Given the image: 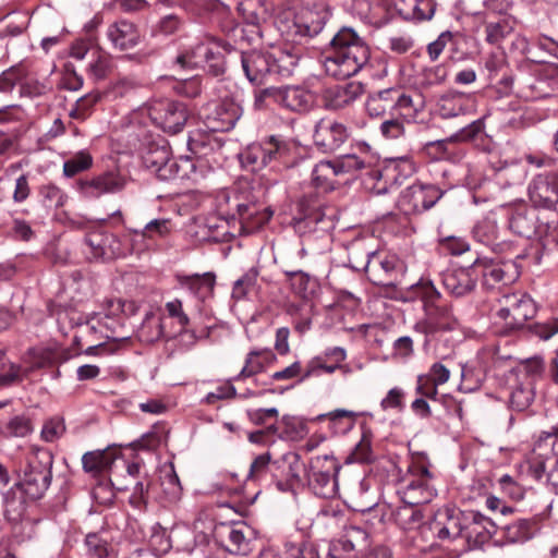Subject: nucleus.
Listing matches in <instances>:
<instances>
[{
    "label": "nucleus",
    "instance_id": "f257e3e1",
    "mask_svg": "<svg viewBox=\"0 0 558 558\" xmlns=\"http://www.w3.org/2000/svg\"><path fill=\"white\" fill-rule=\"evenodd\" d=\"M331 51L325 57V73L337 80H344L359 73L371 57L366 43L353 28L342 27L330 40Z\"/></svg>",
    "mask_w": 558,
    "mask_h": 558
},
{
    "label": "nucleus",
    "instance_id": "f03ea898",
    "mask_svg": "<svg viewBox=\"0 0 558 558\" xmlns=\"http://www.w3.org/2000/svg\"><path fill=\"white\" fill-rule=\"evenodd\" d=\"M242 71L251 84L263 85L270 80L290 77L298 64L299 56L281 48L251 49L240 52Z\"/></svg>",
    "mask_w": 558,
    "mask_h": 558
},
{
    "label": "nucleus",
    "instance_id": "7ed1b4c3",
    "mask_svg": "<svg viewBox=\"0 0 558 558\" xmlns=\"http://www.w3.org/2000/svg\"><path fill=\"white\" fill-rule=\"evenodd\" d=\"M292 143L271 135L265 140L252 143L240 154V161L243 168L257 172L267 167L279 170L280 167L289 168L293 165Z\"/></svg>",
    "mask_w": 558,
    "mask_h": 558
},
{
    "label": "nucleus",
    "instance_id": "20e7f679",
    "mask_svg": "<svg viewBox=\"0 0 558 558\" xmlns=\"http://www.w3.org/2000/svg\"><path fill=\"white\" fill-rule=\"evenodd\" d=\"M333 161L339 175L365 171L372 180L379 182L383 179V186L377 184L373 186L378 194L387 193L393 186L400 185L402 180L413 172V166L408 159L392 161L383 170L372 167L371 163L354 154L343 155Z\"/></svg>",
    "mask_w": 558,
    "mask_h": 558
},
{
    "label": "nucleus",
    "instance_id": "39448f33",
    "mask_svg": "<svg viewBox=\"0 0 558 558\" xmlns=\"http://www.w3.org/2000/svg\"><path fill=\"white\" fill-rule=\"evenodd\" d=\"M411 298L420 299L424 303L426 318L414 325V330L424 335H433L437 331L453 330L458 320L451 310L438 303L440 293L430 281L421 280L411 287Z\"/></svg>",
    "mask_w": 558,
    "mask_h": 558
},
{
    "label": "nucleus",
    "instance_id": "423d86ee",
    "mask_svg": "<svg viewBox=\"0 0 558 558\" xmlns=\"http://www.w3.org/2000/svg\"><path fill=\"white\" fill-rule=\"evenodd\" d=\"M53 457L47 449H36L28 458L23 475L17 481L28 499H40L52 480Z\"/></svg>",
    "mask_w": 558,
    "mask_h": 558
},
{
    "label": "nucleus",
    "instance_id": "0eeeda50",
    "mask_svg": "<svg viewBox=\"0 0 558 558\" xmlns=\"http://www.w3.org/2000/svg\"><path fill=\"white\" fill-rule=\"evenodd\" d=\"M222 50L230 53L235 49L233 45L222 40L210 44L198 43L190 50L179 54L175 61L182 68L206 66L211 75L219 76L226 71V61L221 52Z\"/></svg>",
    "mask_w": 558,
    "mask_h": 558
},
{
    "label": "nucleus",
    "instance_id": "6e6552de",
    "mask_svg": "<svg viewBox=\"0 0 558 558\" xmlns=\"http://www.w3.org/2000/svg\"><path fill=\"white\" fill-rule=\"evenodd\" d=\"M497 323L505 332L519 330L532 319L537 312L533 299L523 292L505 293L498 299Z\"/></svg>",
    "mask_w": 558,
    "mask_h": 558
},
{
    "label": "nucleus",
    "instance_id": "1a4fd4ad",
    "mask_svg": "<svg viewBox=\"0 0 558 558\" xmlns=\"http://www.w3.org/2000/svg\"><path fill=\"white\" fill-rule=\"evenodd\" d=\"M397 493L403 504L408 505L428 504L437 494L433 475L423 464L408 468V472L398 481Z\"/></svg>",
    "mask_w": 558,
    "mask_h": 558
},
{
    "label": "nucleus",
    "instance_id": "9d476101",
    "mask_svg": "<svg viewBox=\"0 0 558 558\" xmlns=\"http://www.w3.org/2000/svg\"><path fill=\"white\" fill-rule=\"evenodd\" d=\"M124 306L125 303L121 300L108 301L105 313H94L87 318L86 330L90 333H99L102 339H126L128 337L122 332Z\"/></svg>",
    "mask_w": 558,
    "mask_h": 558
},
{
    "label": "nucleus",
    "instance_id": "9b49d317",
    "mask_svg": "<svg viewBox=\"0 0 558 558\" xmlns=\"http://www.w3.org/2000/svg\"><path fill=\"white\" fill-rule=\"evenodd\" d=\"M339 471L337 461L327 454L311 460L307 473L310 489L318 497L330 498L336 495V474Z\"/></svg>",
    "mask_w": 558,
    "mask_h": 558
},
{
    "label": "nucleus",
    "instance_id": "f8f14e48",
    "mask_svg": "<svg viewBox=\"0 0 558 558\" xmlns=\"http://www.w3.org/2000/svg\"><path fill=\"white\" fill-rule=\"evenodd\" d=\"M505 254L507 256L506 260L483 266V284L487 289H495L499 283L507 286L514 282L521 272V264L519 262L529 256L526 248L509 251Z\"/></svg>",
    "mask_w": 558,
    "mask_h": 558
},
{
    "label": "nucleus",
    "instance_id": "ddd939ff",
    "mask_svg": "<svg viewBox=\"0 0 558 558\" xmlns=\"http://www.w3.org/2000/svg\"><path fill=\"white\" fill-rule=\"evenodd\" d=\"M148 116L154 124L171 134L182 131L189 117L185 105L171 99L151 101Z\"/></svg>",
    "mask_w": 558,
    "mask_h": 558
},
{
    "label": "nucleus",
    "instance_id": "4468645a",
    "mask_svg": "<svg viewBox=\"0 0 558 558\" xmlns=\"http://www.w3.org/2000/svg\"><path fill=\"white\" fill-rule=\"evenodd\" d=\"M441 196L442 192L438 186L415 183L401 193L398 207L404 215L421 214L432 208Z\"/></svg>",
    "mask_w": 558,
    "mask_h": 558
},
{
    "label": "nucleus",
    "instance_id": "2eb2a0df",
    "mask_svg": "<svg viewBox=\"0 0 558 558\" xmlns=\"http://www.w3.org/2000/svg\"><path fill=\"white\" fill-rule=\"evenodd\" d=\"M242 116V108L230 99L208 104L202 111V119L210 132H228Z\"/></svg>",
    "mask_w": 558,
    "mask_h": 558
},
{
    "label": "nucleus",
    "instance_id": "dca6fc26",
    "mask_svg": "<svg viewBox=\"0 0 558 558\" xmlns=\"http://www.w3.org/2000/svg\"><path fill=\"white\" fill-rule=\"evenodd\" d=\"M330 15V11L324 4L302 8L294 14L291 25L288 26V33L301 38L314 37L324 29Z\"/></svg>",
    "mask_w": 558,
    "mask_h": 558
},
{
    "label": "nucleus",
    "instance_id": "f3484780",
    "mask_svg": "<svg viewBox=\"0 0 558 558\" xmlns=\"http://www.w3.org/2000/svg\"><path fill=\"white\" fill-rule=\"evenodd\" d=\"M350 136L349 129L341 122L332 119H320L313 133L316 146L324 151L338 149Z\"/></svg>",
    "mask_w": 558,
    "mask_h": 558
},
{
    "label": "nucleus",
    "instance_id": "a211bd4d",
    "mask_svg": "<svg viewBox=\"0 0 558 558\" xmlns=\"http://www.w3.org/2000/svg\"><path fill=\"white\" fill-rule=\"evenodd\" d=\"M85 253L93 259H112L123 254L120 241L112 233L94 230L85 236Z\"/></svg>",
    "mask_w": 558,
    "mask_h": 558
},
{
    "label": "nucleus",
    "instance_id": "6ab92c4d",
    "mask_svg": "<svg viewBox=\"0 0 558 558\" xmlns=\"http://www.w3.org/2000/svg\"><path fill=\"white\" fill-rule=\"evenodd\" d=\"M221 546L232 555H247L252 549V531L241 523L221 525L217 533Z\"/></svg>",
    "mask_w": 558,
    "mask_h": 558
},
{
    "label": "nucleus",
    "instance_id": "aec40b11",
    "mask_svg": "<svg viewBox=\"0 0 558 558\" xmlns=\"http://www.w3.org/2000/svg\"><path fill=\"white\" fill-rule=\"evenodd\" d=\"M478 267L480 264L475 260L472 267L447 269L441 274L445 289L457 298L470 293L475 288Z\"/></svg>",
    "mask_w": 558,
    "mask_h": 558
},
{
    "label": "nucleus",
    "instance_id": "412c9836",
    "mask_svg": "<svg viewBox=\"0 0 558 558\" xmlns=\"http://www.w3.org/2000/svg\"><path fill=\"white\" fill-rule=\"evenodd\" d=\"M529 196L536 207L551 208L558 203V178L554 173L538 174L529 185Z\"/></svg>",
    "mask_w": 558,
    "mask_h": 558
},
{
    "label": "nucleus",
    "instance_id": "4be33fe9",
    "mask_svg": "<svg viewBox=\"0 0 558 558\" xmlns=\"http://www.w3.org/2000/svg\"><path fill=\"white\" fill-rule=\"evenodd\" d=\"M126 185V179L119 172H105L90 180L82 181L81 192L85 197L97 198L104 194H113L122 191Z\"/></svg>",
    "mask_w": 558,
    "mask_h": 558
},
{
    "label": "nucleus",
    "instance_id": "5701e85b",
    "mask_svg": "<svg viewBox=\"0 0 558 558\" xmlns=\"http://www.w3.org/2000/svg\"><path fill=\"white\" fill-rule=\"evenodd\" d=\"M475 111V99L472 95L449 92L437 101V112L442 119H453L471 114Z\"/></svg>",
    "mask_w": 558,
    "mask_h": 558
},
{
    "label": "nucleus",
    "instance_id": "b1692460",
    "mask_svg": "<svg viewBox=\"0 0 558 558\" xmlns=\"http://www.w3.org/2000/svg\"><path fill=\"white\" fill-rule=\"evenodd\" d=\"M315 95L302 85L280 87V106L291 112H308L315 105Z\"/></svg>",
    "mask_w": 558,
    "mask_h": 558
},
{
    "label": "nucleus",
    "instance_id": "393cba45",
    "mask_svg": "<svg viewBox=\"0 0 558 558\" xmlns=\"http://www.w3.org/2000/svg\"><path fill=\"white\" fill-rule=\"evenodd\" d=\"M356 270H364L368 279L378 286L390 284V276L396 268L395 259L380 258L375 253H366V262L361 266L352 265Z\"/></svg>",
    "mask_w": 558,
    "mask_h": 558
},
{
    "label": "nucleus",
    "instance_id": "a878e982",
    "mask_svg": "<svg viewBox=\"0 0 558 558\" xmlns=\"http://www.w3.org/2000/svg\"><path fill=\"white\" fill-rule=\"evenodd\" d=\"M331 208L316 199H303L300 203V222L306 228L326 230L332 227Z\"/></svg>",
    "mask_w": 558,
    "mask_h": 558
},
{
    "label": "nucleus",
    "instance_id": "bb28decb",
    "mask_svg": "<svg viewBox=\"0 0 558 558\" xmlns=\"http://www.w3.org/2000/svg\"><path fill=\"white\" fill-rule=\"evenodd\" d=\"M106 35L112 47L118 50L132 49L140 43V32L136 25L126 20L110 24Z\"/></svg>",
    "mask_w": 558,
    "mask_h": 558
},
{
    "label": "nucleus",
    "instance_id": "cd10ccee",
    "mask_svg": "<svg viewBox=\"0 0 558 558\" xmlns=\"http://www.w3.org/2000/svg\"><path fill=\"white\" fill-rule=\"evenodd\" d=\"M144 166L154 172L160 180H171V165L170 150L166 144H153L143 155Z\"/></svg>",
    "mask_w": 558,
    "mask_h": 558
},
{
    "label": "nucleus",
    "instance_id": "c85d7f7f",
    "mask_svg": "<svg viewBox=\"0 0 558 558\" xmlns=\"http://www.w3.org/2000/svg\"><path fill=\"white\" fill-rule=\"evenodd\" d=\"M364 93V86L359 82L330 87L325 92L326 107L338 110L355 101Z\"/></svg>",
    "mask_w": 558,
    "mask_h": 558
},
{
    "label": "nucleus",
    "instance_id": "c756f323",
    "mask_svg": "<svg viewBox=\"0 0 558 558\" xmlns=\"http://www.w3.org/2000/svg\"><path fill=\"white\" fill-rule=\"evenodd\" d=\"M474 238L486 246H490L499 253L517 251L518 247L511 242H498V226L492 218H484L473 229Z\"/></svg>",
    "mask_w": 558,
    "mask_h": 558
},
{
    "label": "nucleus",
    "instance_id": "7c9ffc66",
    "mask_svg": "<svg viewBox=\"0 0 558 558\" xmlns=\"http://www.w3.org/2000/svg\"><path fill=\"white\" fill-rule=\"evenodd\" d=\"M259 558H318V556L313 544L302 539L299 542L288 539L282 549H264Z\"/></svg>",
    "mask_w": 558,
    "mask_h": 558
},
{
    "label": "nucleus",
    "instance_id": "2f4dec72",
    "mask_svg": "<svg viewBox=\"0 0 558 558\" xmlns=\"http://www.w3.org/2000/svg\"><path fill=\"white\" fill-rule=\"evenodd\" d=\"M276 361V355L270 349L252 350L245 357L244 365L234 378L241 380L264 372Z\"/></svg>",
    "mask_w": 558,
    "mask_h": 558
},
{
    "label": "nucleus",
    "instance_id": "473e14b6",
    "mask_svg": "<svg viewBox=\"0 0 558 558\" xmlns=\"http://www.w3.org/2000/svg\"><path fill=\"white\" fill-rule=\"evenodd\" d=\"M535 399V383L531 376H522L513 385L510 393V407L515 411L527 410Z\"/></svg>",
    "mask_w": 558,
    "mask_h": 558
},
{
    "label": "nucleus",
    "instance_id": "72a5a7b5",
    "mask_svg": "<svg viewBox=\"0 0 558 558\" xmlns=\"http://www.w3.org/2000/svg\"><path fill=\"white\" fill-rule=\"evenodd\" d=\"M395 104L392 88H386L369 94L365 109L371 118H385L387 114L395 113Z\"/></svg>",
    "mask_w": 558,
    "mask_h": 558
},
{
    "label": "nucleus",
    "instance_id": "f704fd0d",
    "mask_svg": "<svg viewBox=\"0 0 558 558\" xmlns=\"http://www.w3.org/2000/svg\"><path fill=\"white\" fill-rule=\"evenodd\" d=\"M170 232V222L167 219H154L149 221L142 231H134L133 245L137 251L147 248L150 244L147 241H154L157 238H163Z\"/></svg>",
    "mask_w": 558,
    "mask_h": 558
},
{
    "label": "nucleus",
    "instance_id": "c9c22d12",
    "mask_svg": "<svg viewBox=\"0 0 558 558\" xmlns=\"http://www.w3.org/2000/svg\"><path fill=\"white\" fill-rule=\"evenodd\" d=\"M160 476V484L158 486L159 495L161 497L158 502L161 504H175L182 496V487L179 477L173 469V465L162 470Z\"/></svg>",
    "mask_w": 558,
    "mask_h": 558
},
{
    "label": "nucleus",
    "instance_id": "e433bc0d",
    "mask_svg": "<svg viewBox=\"0 0 558 558\" xmlns=\"http://www.w3.org/2000/svg\"><path fill=\"white\" fill-rule=\"evenodd\" d=\"M468 513L447 512L446 521L438 527L437 537L441 541H464Z\"/></svg>",
    "mask_w": 558,
    "mask_h": 558
},
{
    "label": "nucleus",
    "instance_id": "4c0bfd02",
    "mask_svg": "<svg viewBox=\"0 0 558 558\" xmlns=\"http://www.w3.org/2000/svg\"><path fill=\"white\" fill-rule=\"evenodd\" d=\"M160 499L157 484L153 483L150 478L144 477L134 485L129 501L132 507L142 510L146 509L150 502H158Z\"/></svg>",
    "mask_w": 558,
    "mask_h": 558
},
{
    "label": "nucleus",
    "instance_id": "58836bf2",
    "mask_svg": "<svg viewBox=\"0 0 558 558\" xmlns=\"http://www.w3.org/2000/svg\"><path fill=\"white\" fill-rule=\"evenodd\" d=\"M88 558H116V551L106 532L88 533L84 541Z\"/></svg>",
    "mask_w": 558,
    "mask_h": 558
},
{
    "label": "nucleus",
    "instance_id": "ea45409f",
    "mask_svg": "<svg viewBox=\"0 0 558 558\" xmlns=\"http://www.w3.org/2000/svg\"><path fill=\"white\" fill-rule=\"evenodd\" d=\"M1 495L5 517L12 520L20 518L25 511L28 497L22 493V486H19V482L2 492Z\"/></svg>",
    "mask_w": 558,
    "mask_h": 558
},
{
    "label": "nucleus",
    "instance_id": "a19ab883",
    "mask_svg": "<svg viewBox=\"0 0 558 558\" xmlns=\"http://www.w3.org/2000/svg\"><path fill=\"white\" fill-rule=\"evenodd\" d=\"M477 514V512H470L465 520L463 546L468 549L480 547L488 542V531L478 520Z\"/></svg>",
    "mask_w": 558,
    "mask_h": 558
},
{
    "label": "nucleus",
    "instance_id": "79ce46f5",
    "mask_svg": "<svg viewBox=\"0 0 558 558\" xmlns=\"http://www.w3.org/2000/svg\"><path fill=\"white\" fill-rule=\"evenodd\" d=\"M339 177L336 163L333 160L319 161L312 171V182L322 191H331L337 184V178Z\"/></svg>",
    "mask_w": 558,
    "mask_h": 558
},
{
    "label": "nucleus",
    "instance_id": "37998d69",
    "mask_svg": "<svg viewBox=\"0 0 558 558\" xmlns=\"http://www.w3.org/2000/svg\"><path fill=\"white\" fill-rule=\"evenodd\" d=\"M179 281L181 286L187 288L201 299H205L211 294L216 276L213 272H205L203 275L194 274L190 276H180Z\"/></svg>",
    "mask_w": 558,
    "mask_h": 558
},
{
    "label": "nucleus",
    "instance_id": "c03bdc74",
    "mask_svg": "<svg viewBox=\"0 0 558 558\" xmlns=\"http://www.w3.org/2000/svg\"><path fill=\"white\" fill-rule=\"evenodd\" d=\"M505 536L512 543L530 539L537 530V521L534 518H521L504 525Z\"/></svg>",
    "mask_w": 558,
    "mask_h": 558
},
{
    "label": "nucleus",
    "instance_id": "a18cd8bd",
    "mask_svg": "<svg viewBox=\"0 0 558 558\" xmlns=\"http://www.w3.org/2000/svg\"><path fill=\"white\" fill-rule=\"evenodd\" d=\"M485 131V119L481 118L472 121L466 126L460 129L457 133L452 134L450 137L446 140L436 141L430 143V145H436L439 148H445L447 143H458V142H472L477 140Z\"/></svg>",
    "mask_w": 558,
    "mask_h": 558
},
{
    "label": "nucleus",
    "instance_id": "49530a36",
    "mask_svg": "<svg viewBox=\"0 0 558 558\" xmlns=\"http://www.w3.org/2000/svg\"><path fill=\"white\" fill-rule=\"evenodd\" d=\"M417 506L418 505L404 504L402 507L397 509L395 519L403 530H414L422 524L423 513Z\"/></svg>",
    "mask_w": 558,
    "mask_h": 558
},
{
    "label": "nucleus",
    "instance_id": "de8ad7c7",
    "mask_svg": "<svg viewBox=\"0 0 558 558\" xmlns=\"http://www.w3.org/2000/svg\"><path fill=\"white\" fill-rule=\"evenodd\" d=\"M194 156H181L178 160L171 161L169 165L171 170V180H196L197 179V165Z\"/></svg>",
    "mask_w": 558,
    "mask_h": 558
},
{
    "label": "nucleus",
    "instance_id": "09e8293b",
    "mask_svg": "<svg viewBox=\"0 0 558 558\" xmlns=\"http://www.w3.org/2000/svg\"><path fill=\"white\" fill-rule=\"evenodd\" d=\"M396 5L402 14L418 20H428L434 12L429 1L425 0H399Z\"/></svg>",
    "mask_w": 558,
    "mask_h": 558
},
{
    "label": "nucleus",
    "instance_id": "8fccbe9b",
    "mask_svg": "<svg viewBox=\"0 0 558 558\" xmlns=\"http://www.w3.org/2000/svg\"><path fill=\"white\" fill-rule=\"evenodd\" d=\"M163 335V328L159 317L147 314L138 329V338L143 342L153 343Z\"/></svg>",
    "mask_w": 558,
    "mask_h": 558
},
{
    "label": "nucleus",
    "instance_id": "3c124183",
    "mask_svg": "<svg viewBox=\"0 0 558 558\" xmlns=\"http://www.w3.org/2000/svg\"><path fill=\"white\" fill-rule=\"evenodd\" d=\"M112 460L105 451L86 452L82 458L83 469L94 475L107 470Z\"/></svg>",
    "mask_w": 558,
    "mask_h": 558
},
{
    "label": "nucleus",
    "instance_id": "603ef678",
    "mask_svg": "<svg viewBox=\"0 0 558 558\" xmlns=\"http://www.w3.org/2000/svg\"><path fill=\"white\" fill-rule=\"evenodd\" d=\"M113 70L112 58L104 51L93 52V61L88 65L90 75L96 80H104Z\"/></svg>",
    "mask_w": 558,
    "mask_h": 558
},
{
    "label": "nucleus",
    "instance_id": "864d4df0",
    "mask_svg": "<svg viewBox=\"0 0 558 558\" xmlns=\"http://www.w3.org/2000/svg\"><path fill=\"white\" fill-rule=\"evenodd\" d=\"M258 270L255 267L250 268L241 278H239L232 289V298L235 300L244 299L257 286Z\"/></svg>",
    "mask_w": 558,
    "mask_h": 558
},
{
    "label": "nucleus",
    "instance_id": "5fc2aeb1",
    "mask_svg": "<svg viewBox=\"0 0 558 558\" xmlns=\"http://www.w3.org/2000/svg\"><path fill=\"white\" fill-rule=\"evenodd\" d=\"M509 228L513 233L530 238L535 230V221L526 211H515L509 219Z\"/></svg>",
    "mask_w": 558,
    "mask_h": 558
},
{
    "label": "nucleus",
    "instance_id": "6e6d98bb",
    "mask_svg": "<svg viewBox=\"0 0 558 558\" xmlns=\"http://www.w3.org/2000/svg\"><path fill=\"white\" fill-rule=\"evenodd\" d=\"M93 165V158L86 150H80L73 157L68 159L63 165V173L65 177H74L81 171L87 170Z\"/></svg>",
    "mask_w": 558,
    "mask_h": 558
},
{
    "label": "nucleus",
    "instance_id": "4d7b16f0",
    "mask_svg": "<svg viewBox=\"0 0 558 558\" xmlns=\"http://www.w3.org/2000/svg\"><path fill=\"white\" fill-rule=\"evenodd\" d=\"M272 105L280 106V87L270 86L254 92V108L256 110H266Z\"/></svg>",
    "mask_w": 558,
    "mask_h": 558
},
{
    "label": "nucleus",
    "instance_id": "13d9d810",
    "mask_svg": "<svg viewBox=\"0 0 558 558\" xmlns=\"http://www.w3.org/2000/svg\"><path fill=\"white\" fill-rule=\"evenodd\" d=\"M379 131L383 137L386 140H396L404 134V124L401 117L396 113L389 114V118L385 119L380 125Z\"/></svg>",
    "mask_w": 558,
    "mask_h": 558
},
{
    "label": "nucleus",
    "instance_id": "bf43d9fd",
    "mask_svg": "<svg viewBox=\"0 0 558 558\" xmlns=\"http://www.w3.org/2000/svg\"><path fill=\"white\" fill-rule=\"evenodd\" d=\"M512 26L507 20L496 23H487L485 26L486 41L492 45L500 44L510 33Z\"/></svg>",
    "mask_w": 558,
    "mask_h": 558
},
{
    "label": "nucleus",
    "instance_id": "052dcab7",
    "mask_svg": "<svg viewBox=\"0 0 558 558\" xmlns=\"http://www.w3.org/2000/svg\"><path fill=\"white\" fill-rule=\"evenodd\" d=\"M33 430L32 421L25 415L12 417L5 426V434L10 437H26L32 434Z\"/></svg>",
    "mask_w": 558,
    "mask_h": 558
},
{
    "label": "nucleus",
    "instance_id": "680f3d73",
    "mask_svg": "<svg viewBox=\"0 0 558 558\" xmlns=\"http://www.w3.org/2000/svg\"><path fill=\"white\" fill-rule=\"evenodd\" d=\"M371 435L372 434L369 430H365L362 434L361 440L359 444H356L354 450L349 457L353 462L367 463L372 461L373 454Z\"/></svg>",
    "mask_w": 558,
    "mask_h": 558
},
{
    "label": "nucleus",
    "instance_id": "e2e57ef3",
    "mask_svg": "<svg viewBox=\"0 0 558 558\" xmlns=\"http://www.w3.org/2000/svg\"><path fill=\"white\" fill-rule=\"evenodd\" d=\"M99 93H89L77 99L75 107L70 111V116L74 119H86L90 109L99 101Z\"/></svg>",
    "mask_w": 558,
    "mask_h": 558
},
{
    "label": "nucleus",
    "instance_id": "0e129e2a",
    "mask_svg": "<svg viewBox=\"0 0 558 558\" xmlns=\"http://www.w3.org/2000/svg\"><path fill=\"white\" fill-rule=\"evenodd\" d=\"M318 519L330 527H345V514L338 507L328 506L323 508L318 513Z\"/></svg>",
    "mask_w": 558,
    "mask_h": 558
},
{
    "label": "nucleus",
    "instance_id": "69168bd1",
    "mask_svg": "<svg viewBox=\"0 0 558 558\" xmlns=\"http://www.w3.org/2000/svg\"><path fill=\"white\" fill-rule=\"evenodd\" d=\"M271 454L269 452L257 456L251 463L247 480L257 482L263 480L269 471Z\"/></svg>",
    "mask_w": 558,
    "mask_h": 558
},
{
    "label": "nucleus",
    "instance_id": "338daca9",
    "mask_svg": "<svg viewBox=\"0 0 558 558\" xmlns=\"http://www.w3.org/2000/svg\"><path fill=\"white\" fill-rule=\"evenodd\" d=\"M40 194L47 207H62L66 201V195L56 185H46L41 189Z\"/></svg>",
    "mask_w": 558,
    "mask_h": 558
},
{
    "label": "nucleus",
    "instance_id": "774afa93",
    "mask_svg": "<svg viewBox=\"0 0 558 558\" xmlns=\"http://www.w3.org/2000/svg\"><path fill=\"white\" fill-rule=\"evenodd\" d=\"M65 432V425L63 420L59 417H53L48 420L41 429V438L45 441L51 442L58 439Z\"/></svg>",
    "mask_w": 558,
    "mask_h": 558
}]
</instances>
